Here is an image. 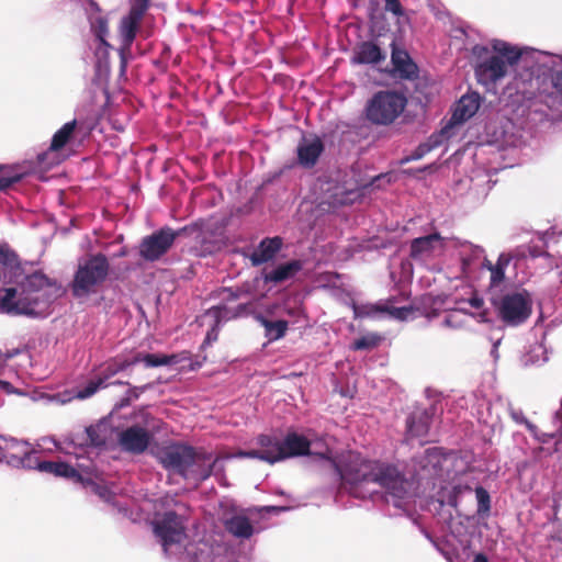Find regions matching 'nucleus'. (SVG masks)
<instances>
[{
	"label": "nucleus",
	"instance_id": "nucleus-29",
	"mask_svg": "<svg viewBox=\"0 0 562 562\" xmlns=\"http://www.w3.org/2000/svg\"><path fill=\"white\" fill-rule=\"evenodd\" d=\"M175 355L166 356L160 353H142L137 352L131 358L132 364L143 362L147 368L160 367L172 362Z\"/></svg>",
	"mask_w": 562,
	"mask_h": 562
},
{
	"label": "nucleus",
	"instance_id": "nucleus-38",
	"mask_svg": "<svg viewBox=\"0 0 562 562\" xmlns=\"http://www.w3.org/2000/svg\"><path fill=\"white\" fill-rule=\"evenodd\" d=\"M80 483L83 484L85 486H89L91 491L103 501L109 502L113 496L111 490L106 485L95 483L92 480L83 479L82 482Z\"/></svg>",
	"mask_w": 562,
	"mask_h": 562
},
{
	"label": "nucleus",
	"instance_id": "nucleus-42",
	"mask_svg": "<svg viewBox=\"0 0 562 562\" xmlns=\"http://www.w3.org/2000/svg\"><path fill=\"white\" fill-rule=\"evenodd\" d=\"M384 1V9L386 12L392 13L394 16H403L404 15V8L401 4L400 0H383Z\"/></svg>",
	"mask_w": 562,
	"mask_h": 562
},
{
	"label": "nucleus",
	"instance_id": "nucleus-56",
	"mask_svg": "<svg viewBox=\"0 0 562 562\" xmlns=\"http://www.w3.org/2000/svg\"><path fill=\"white\" fill-rule=\"evenodd\" d=\"M187 233H188V228L184 227V228L178 229L177 235H178V237H181L183 235H187Z\"/></svg>",
	"mask_w": 562,
	"mask_h": 562
},
{
	"label": "nucleus",
	"instance_id": "nucleus-32",
	"mask_svg": "<svg viewBox=\"0 0 562 562\" xmlns=\"http://www.w3.org/2000/svg\"><path fill=\"white\" fill-rule=\"evenodd\" d=\"M88 445L92 447H102L106 443L108 427L103 423L91 425L86 428Z\"/></svg>",
	"mask_w": 562,
	"mask_h": 562
},
{
	"label": "nucleus",
	"instance_id": "nucleus-5",
	"mask_svg": "<svg viewBox=\"0 0 562 562\" xmlns=\"http://www.w3.org/2000/svg\"><path fill=\"white\" fill-rule=\"evenodd\" d=\"M110 265L103 254L89 257L82 265H79L75 273L71 290L77 297L95 291L109 274Z\"/></svg>",
	"mask_w": 562,
	"mask_h": 562
},
{
	"label": "nucleus",
	"instance_id": "nucleus-16",
	"mask_svg": "<svg viewBox=\"0 0 562 562\" xmlns=\"http://www.w3.org/2000/svg\"><path fill=\"white\" fill-rule=\"evenodd\" d=\"M282 246L283 239L279 236L263 238L249 256L251 265L258 267L271 261L281 250Z\"/></svg>",
	"mask_w": 562,
	"mask_h": 562
},
{
	"label": "nucleus",
	"instance_id": "nucleus-28",
	"mask_svg": "<svg viewBox=\"0 0 562 562\" xmlns=\"http://www.w3.org/2000/svg\"><path fill=\"white\" fill-rule=\"evenodd\" d=\"M258 321L263 326L266 330V337L270 340H278L282 338L286 330H288V321L284 319H278V321H270L263 316H259Z\"/></svg>",
	"mask_w": 562,
	"mask_h": 562
},
{
	"label": "nucleus",
	"instance_id": "nucleus-10",
	"mask_svg": "<svg viewBox=\"0 0 562 562\" xmlns=\"http://www.w3.org/2000/svg\"><path fill=\"white\" fill-rule=\"evenodd\" d=\"M148 9V0H134L130 12L121 21L120 33L123 49H130L138 31L140 21Z\"/></svg>",
	"mask_w": 562,
	"mask_h": 562
},
{
	"label": "nucleus",
	"instance_id": "nucleus-23",
	"mask_svg": "<svg viewBox=\"0 0 562 562\" xmlns=\"http://www.w3.org/2000/svg\"><path fill=\"white\" fill-rule=\"evenodd\" d=\"M443 238L439 233H432L427 236L414 238L409 245V256L413 259H420L425 256H430L436 244L442 241Z\"/></svg>",
	"mask_w": 562,
	"mask_h": 562
},
{
	"label": "nucleus",
	"instance_id": "nucleus-21",
	"mask_svg": "<svg viewBox=\"0 0 562 562\" xmlns=\"http://www.w3.org/2000/svg\"><path fill=\"white\" fill-rule=\"evenodd\" d=\"M386 54L374 42L367 41L358 45L352 56L353 64L376 65L384 61Z\"/></svg>",
	"mask_w": 562,
	"mask_h": 562
},
{
	"label": "nucleus",
	"instance_id": "nucleus-44",
	"mask_svg": "<svg viewBox=\"0 0 562 562\" xmlns=\"http://www.w3.org/2000/svg\"><path fill=\"white\" fill-rule=\"evenodd\" d=\"M551 83L554 90L562 94V69L551 74Z\"/></svg>",
	"mask_w": 562,
	"mask_h": 562
},
{
	"label": "nucleus",
	"instance_id": "nucleus-35",
	"mask_svg": "<svg viewBox=\"0 0 562 562\" xmlns=\"http://www.w3.org/2000/svg\"><path fill=\"white\" fill-rule=\"evenodd\" d=\"M382 341V337L379 334L370 333L368 335H364L358 339H356L352 345V350H370L380 345Z\"/></svg>",
	"mask_w": 562,
	"mask_h": 562
},
{
	"label": "nucleus",
	"instance_id": "nucleus-57",
	"mask_svg": "<svg viewBox=\"0 0 562 562\" xmlns=\"http://www.w3.org/2000/svg\"><path fill=\"white\" fill-rule=\"evenodd\" d=\"M184 531V528L180 526V524L178 522V529H177V532H178V537L180 536V533H182Z\"/></svg>",
	"mask_w": 562,
	"mask_h": 562
},
{
	"label": "nucleus",
	"instance_id": "nucleus-30",
	"mask_svg": "<svg viewBox=\"0 0 562 562\" xmlns=\"http://www.w3.org/2000/svg\"><path fill=\"white\" fill-rule=\"evenodd\" d=\"M493 49L495 52L493 56H502L510 66H515L521 57L520 49L503 41H497L493 45Z\"/></svg>",
	"mask_w": 562,
	"mask_h": 562
},
{
	"label": "nucleus",
	"instance_id": "nucleus-17",
	"mask_svg": "<svg viewBox=\"0 0 562 562\" xmlns=\"http://www.w3.org/2000/svg\"><path fill=\"white\" fill-rule=\"evenodd\" d=\"M446 456L440 448H429L418 460L425 479H437L441 476L442 464Z\"/></svg>",
	"mask_w": 562,
	"mask_h": 562
},
{
	"label": "nucleus",
	"instance_id": "nucleus-60",
	"mask_svg": "<svg viewBox=\"0 0 562 562\" xmlns=\"http://www.w3.org/2000/svg\"><path fill=\"white\" fill-rule=\"evenodd\" d=\"M514 418H515L517 422H519V423H520V420H521V419H520V416H517V417H516V415H514Z\"/></svg>",
	"mask_w": 562,
	"mask_h": 562
},
{
	"label": "nucleus",
	"instance_id": "nucleus-51",
	"mask_svg": "<svg viewBox=\"0 0 562 562\" xmlns=\"http://www.w3.org/2000/svg\"><path fill=\"white\" fill-rule=\"evenodd\" d=\"M263 509L267 513H280V512L284 510V507L266 506V507H263Z\"/></svg>",
	"mask_w": 562,
	"mask_h": 562
},
{
	"label": "nucleus",
	"instance_id": "nucleus-59",
	"mask_svg": "<svg viewBox=\"0 0 562 562\" xmlns=\"http://www.w3.org/2000/svg\"><path fill=\"white\" fill-rule=\"evenodd\" d=\"M520 423H525L526 425H529L528 420L525 418H521Z\"/></svg>",
	"mask_w": 562,
	"mask_h": 562
},
{
	"label": "nucleus",
	"instance_id": "nucleus-43",
	"mask_svg": "<svg viewBox=\"0 0 562 562\" xmlns=\"http://www.w3.org/2000/svg\"><path fill=\"white\" fill-rule=\"evenodd\" d=\"M449 125L443 127L439 133L432 134L428 140L426 142L427 145H431V150L442 144L443 138L446 137V134L448 133Z\"/></svg>",
	"mask_w": 562,
	"mask_h": 562
},
{
	"label": "nucleus",
	"instance_id": "nucleus-40",
	"mask_svg": "<svg viewBox=\"0 0 562 562\" xmlns=\"http://www.w3.org/2000/svg\"><path fill=\"white\" fill-rule=\"evenodd\" d=\"M26 176V172H13V170L3 173L0 177V191L10 188L12 184L21 181Z\"/></svg>",
	"mask_w": 562,
	"mask_h": 562
},
{
	"label": "nucleus",
	"instance_id": "nucleus-45",
	"mask_svg": "<svg viewBox=\"0 0 562 562\" xmlns=\"http://www.w3.org/2000/svg\"><path fill=\"white\" fill-rule=\"evenodd\" d=\"M431 150V145H427V143L420 144L415 153L413 154V159H420L424 155L428 154Z\"/></svg>",
	"mask_w": 562,
	"mask_h": 562
},
{
	"label": "nucleus",
	"instance_id": "nucleus-47",
	"mask_svg": "<svg viewBox=\"0 0 562 562\" xmlns=\"http://www.w3.org/2000/svg\"><path fill=\"white\" fill-rule=\"evenodd\" d=\"M283 313L289 317L297 318L302 315L303 311L301 307H284Z\"/></svg>",
	"mask_w": 562,
	"mask_h": 562
},
{
	"label": "nucleus",
	"instance_id": "nucleus-3",
	"mask_svg": "<svg viewBox=\"0 0 562 562\" xmlns=\"http://www.w3.org/2000/svg\"><path fill=\"white\" fill-rule=\"evenodd\" d=\"M407 99L393 90L375 92L364 108L366 119L374 125H390L403 113Z\"/></svg>",
	"mask_w": 562,
	"mask_h": 562
},
{
	"label": "nucleus",
	"instance_id": "nucleus-54",
	"mask_svg": "<svg viewBox=\"0 0 562 562\" xmlns=\"http://www.w3.org/2000/svg\"><path fill=\"white\" fill-rule=\"evenodd\" d=\"M225 292L228 293V296H227L228 299H231V300L237 299V295L232 291V289H226Z\"/></svg>",
	"mask_w": 562,
	"mask_h": 562
},
{
	"label": "nucleus",
	"instance_id": "nucleus-31",
	"mask_svg": "<svg viewBox=\"0 0 562 562\" xmlns=\"http://www.w3.org/2000/svg\"><path fill=\"white\" fill-rule=\"evenodd\" d=\"M510 259L508 255L502 254L495 265L487 262L486 266L491 272V286H497L504 281L505 269L508 267Z\"/></svg>",
	"mask_w": 562,
	"mask_h": 562
},
{
	"label": "nucleus",
	"instance_id": "nucleus-39",
	"mask_svg": "<svg viewBox=\"0 0 562 562\" xmlns=\"http://www.w3.org/2000/svg\"><path fill=\"white\" fill-rule=\"evenodd\" d=\"M475 495L477 499V514H486L491 509V497L488 492L482 487L477 486L475 488Z\"/></svg>",
	"mask_w": 562,
	"mask_h": 562
},
{
	"label": "nucleus",
	"instance_id": "nucleus-48",
	"mask_svg": "<svg viewBox=\"0 0 562 562\" xmlns=\"http://www.w3.org/2000/svg\"><path fill=\"white\" fill-rule=\"evenodd\" d=\"M469 304L475 310H481L484 305V300L482 297H479L477 295H473L469 300Z\"/></svg>",
	"mask_w": 562,
	"mask_h": 562
},
{
	"label": "nucleus",
	"instance_id": "nucleus-13",
	"mask_svg": "<svg viewBox=\"0 0 562 562\" xmlns=\"http://www.w3.org/2000/svg\"><path fill=\"white\" fill-rule=\"evenodd\" d=\"M324 149V143L319 137H303L296 147L297 164L306 169L313 168Z\"/></svg>",
	"mask_w": 562,
	"mask_h": 562
},
{
	"label": "nucleus",
	"instance_id": "nucleus-36",
	"mask_svg": "<svg viewBox=\"0 0 562 562\" xmlns=\"http://www.w3.org/2000/svg\"><path fill=\"white\" fill-rule=\"evenodd\" d=\"M200 367L201 362L194 361L190 352H178V374L194 371Z\"/></svg>",
	"mask_w": 562,
	"mask_h": 562
},
{
	"label": "nucleus",
	"instance_id": "nucleus-8",
	"mask_svg": "<svg viewBox=\"0 0 562 562\" xmlns=\"http://www.w3.org/2000/svg\"><path fill=\"white\" fill-rule=\"evenodd\" d=\"M23 467L35 468L40 472L64 477L72 482H82V475L69 463L64 461H38L36 452H24L21 460Z\"/></svg>",
	"mask_w": 562,
	"mask_h": 562
},
{
	"label": "nucleus",
	"instance_id": "nucleus-25",
	"mask_svg": "<svg viewBox=\"0 0 562 562\" xmlns=\"http://www.w3.org/2000/svg\"><path fill=\"white\" fill-rule=\"evenodd\" d=\"M224 308L221 306H214L209 308L205 314L202 316V324L207 323L211 328L206 333V337L204 339L203 345H210L213 341L217 340L220 324L222 322Z\"/></svg>",
	"mask_w": 562,
	"mask_h": 562
},
{
	"label": "nucleus",
	"instance_id": "nucleus-18",
	"mask_svg": "<svg viewBox=\"0 0 562 562\" xmlns=\"http://www.w3.org/2000/svg\"><path fill=\"white\" fill-rule=\"evenodd\" d=\"M155 536L159 539L164 551L176 543V512L166 513L162 519L153 522Z\"/></svg>",
	"mask_w": 562,
	"mask_h": 562
},
{
	"label": "nucleus",
	"instance_id": "nucleus-52",
	"mask_svg": "<svg viewBox=\"0 0 562 562\" xmlns=\"http://www.w3.org/2000/svg\"><path fill=\"white\" fill-rule=\"evenodd\" d=\"M473 562H488V559L485 554L483 553H477L475 557H474V560Z\"/></svg>",
	"mask_w": 562,
	"mask_h": 562
},
{
	"label": "nucleus",
	"instance_id": "nucleus-2",
	"mask_svg": "<svg viewBox=\"0 0 562 562\" xmlns=\"http://www.w3.org/2000/svg\"><path fill=\"white\" fill-rule=\"evenodd\" d=\"M18 289L8 288L0 299V311L14 315H35L36 307L48 304L56 297V283L41 271L26 276Z\"/></svg>",
	"mask_w": 562,
	"mask_h": 562
},
{
	"label": "nucleus",
	"instance_id": "nucleus-37",
	"mask_svg": "<svg viewBox=\"0 0 562 562\" xmlns=\"http://www.w3.org/2000/svg\"><path fill=\"white\" fill-rule=\"evenodd\" d=\"M106 386L108 384H104L98 375L95 379L88 381L82 389L78 390L75 397L79 400H86L95 394L99 389Z\"/></svg>",
	"mask_w": 562,
	"mask_h": 562
},
{
	"label": "nucleus",
	"instance_id": "nucleus-1",
	"mask_svg": "<svg viewBox=\"0 0 562 562\" xmlns=\"http://www.w3.org/2000/svg\"><path fill=\"white\" fill-rule=\"evenodd\" d=\"M340 476L342 483L349 486L350 493L358 498H367L376 493V486L384 488L387 494L403 499L409 492L411 483L394 465L361 458L359 454L349 456L341 469L325 454Z\"/></svg>",
	"mask_w": 562,
	"mask_h": 562
},
{
	"label": "nucleus",
	"instance_id": "nucleus-22",
	"mask_svg": "<svg viewBox=\"0 0 562 562\" xmlns=\"http://www.w3.org/2000/svg\"><path fill=\"white\" fill-rule=\"evenodd\" d=\"M302 269L303 262L301 260L294 259L284 263H280L270 271H265L262 279L265 283L280 284L292 279Z\"/></svg>",
	"mask_w": 562,
	"mask_h": 562
},
{
	"label": "nucleus",
	"instance_id": "nucleus-26",
	"mask_svg": "<svg viewBox=\"0 0 562 562\" xmlns=\"http://www.w3.org/2000/svg\"><path fill=\"white\" fill-rule=\"evenodd\" d=\"M77 127V121L72 120L65 123L54 135L50 142L49 151L63 149L72 138Z\"/></svg>",
	"mask_w": 562,
	"mask_h": 562
},
{
	"label": "nucleus",
	"instance_id": "nucleus-41",
	"mask_svg": "<svg viewBox=\"0 0 562 562\" xmlns=\"http://www.w3.org/2000/svg\"><path fill=\"white\" fill-rule=\"evenodd\" d=\"M471 491H472V488L469 485H461V484L454 485L449 493L448 504L451 507H457L459 496L464 492H471Z\"/></svg>",
	"mask_w": 562,
	"mask_h": 562
},
{
	"label": "nucleus",
	"instance_id": "nucleus-11",
	"mask_svg": "<svg viewBox=\"0 0 562 562\" xmlns=\"http://www.w3.org/2000/svg\"><path fill=\"white\" fill-rule=\"evenodd\" d=\"M509 67L502 56H490L476 65L475 76L484 86L495 85L507 75Z\"/></svg>",
	"mask_w": 562,
	"mask_h": 562
},
{
	"label": "nucleus",
	"instance_id": "nucleus-12",
	"mask_svg": "<svg viewBox=\"0 0 562 562\" xmlns=\"http://www.w3.org/2000/svg\"><path fill=\"white\" fill-rule=\"evenodd\" d=\"M150 440V432L138 425L127 427L119 436L122 450L133 454L143 453L148 448Z\"/></svg>",
	"mask_w": 562,
	"mask_h": 562
},
{
	"label": "nucleus",
	"instance_id": "nucleus-53",
	"mask_svg": "<svg viewBox=\"0 0 562 562\" xmlns=\"http://www.w3.org/2000/svg\"><path fill=\"white\" fill-rule=\"evenodd\" d=\"M11 170H14V167L0 165V173L1 172L5 173V172H9Z\"/></svg>",
	"mask_w": 562,
	"mask_h": 562
},
{
	"label": "nucleus",
	"instance_id": "nucleus-9",
	"mask_svg": "<svg viewBox=\"0 0 562 562\" xmlns=\"http://www.w3.org/2000/svg\"><path fill=\"white\" fill-rule=\"evenodd\" d=\"M250 512V508L244 509L235 506L225 509L222 516V524L225 530L238 539L251 538L255 528L248 517Z\"/></svg>",
	"mask_w": 562,
	"mask_h": 562
},
{
	"label": "nucleus",
	"instance_id": "nucleus-14",
	"mask_svg": "<svg viewBox=\"0 0 562 562\" xmlns=\"http://www.w3.org/2000/svg\"><path fill=\"white\" fill-rule=\"evenodd\" d=\"M392 54L391 60L394 68V72L401 79H415L418 76V67L413 61L411 56L405 49L397 47L395 41L391 43Z\"/></svg>",
	"mask_w": 562,
	"mask_h": 562
},
{
	"label": "nucleus",
	"instance_id": "nucleus-58",
	"mask_svg": "<svg viewBox=\"0 0 562 562\" xmlns=\"http://www.w3.org/2000/svg\"><path fill=\"white\" fill-rule=\"evenodd\" d=\"M445 324L450 326L451 325V318L450 317H446L445 318Z\"/></svg>",
	"mask_w": 562,
	"mask_h": 562
},
{
	"label": "nucleus",
	"instance_id": "nucleus-55",
	"mask_svg": "<svg viewBox=\"0 0 562 562\" xmlns=\"http://www.w3.org/2000/svg\"><path fill=\"white\" fill-rule=\"evenodd\" d=\"M47 155H48V153H44V154L38 155V156H37V160H38V162H40V164H44L45 158H46V156H47Z\"/></svg>",
	"mask_w": 562,
	"mask_h": 562
},
{
	"label": "nucleus",
	"instance_id": "nucleus-4",
	"mask_svg": "<svg viewBox=\"0 0 562 562\" xmlns=\"http://www.w3.org/2000/svg\"><path fill=\"white\" fill-rule=\"evenodd\" d=\"M491 304L498 319L510 327L526 323L532 313V299L526 290L493 296Z\"/></svg>",
	"mask_w": 562,
	"mask_h": 562
},
{
	"label": "nucleus",
	"instance_id": "nucleus-46",
	"mask_svg": "<svg viewBox=\"0 0 562 562\" xmlns=\"http://www.w3.org/2000/svg\"><path fill=\"white\" fill-rule=\"evenodd\" d=\"M240 458H250V459H258L260 460L261 452L258 449H252L248 451H239L237 453Z\"/></svg>",
	"mask_w": 562,
	"mask_h": 562
},
{
	"label": "nucleus",
	"instance_id": "nucleus-49",
	"mask_svg": "<svg viewBox=\"0 0 562 562\" xmlns=\"http://www.w3.org/2000/svg\"><path fill=\"white\" fill-rule=\"evenodd\" d=\"M166 468H175L176 467V453L168 452L167 459L164 461Z\"/></svg>",
	"mask_w": 562,
	"mask_h": 562
},
{
	"label": "nucleus",
	"instance_id": "nucleus-20",
	"mask_svg": "<svg viewBox=\"0 0 562 562\" xmlns=\"http://www.w3.org/2000/svg\"><path fill=\"white\" fill-rule=\"evenodd\" d=\"M431 414L427 411H415L406 419V440L425 438L430 428Z\"/></svg>",
	"mask_w": 562,
	"mask_h": 562
},
{
	"label": "nucleus",
	"instance_id": "nucleus-33",
	"mask_svg": "<svg viewBox=\"0 0 562 562\" xmlns=\"http://www.w3.org/2000/svg\"><path fill=\"white\" fill-rule=\"evenodd\" d=\"M382 302L366 304H357L353 302L351 305L355 318H369L374 317L376 314H382V311L386 310L382 308Z\"/></svg>",
	"mask_w": 562,
	"mask_h": 562
},
{
	"label": "nucleus",
	"instance_id": "nucleus-15",
	"mask_svg": "<svg viewBox=\"0 0 562 562\" xmlns=\"http://www.w3.org/2000/svg\"><path fill=\"white\" fill-rule=\"evenodd\" d=\"M311 442L303 436L294 431L288 432L283 440H281V451L278 454L280 461L285 459L307 456L310 454Z\"/></svg>",
	"mask_w": 562,
	"mask_h": 562
},
{
	"label": "nucleus",
	"instance_id": "nucleus-50",
	"mask_svg": "<svg viewBox=\"0 0 562 562\" xmlns=\"http://www.w3.org/2000/svg\"><path fill=\"white\" fill-rule=\"evenodd\" d=\"M480 322H488V312L483 310L476 314Z\"/></svg>",
	"mask_w": 562,
	"mask_h": 562
},
{
	"label": "nucleus",
	"instance_id": "nucleus-34",
	"mask_svg": "<svg viewBox=\"0 0 562 562\" xmlns=\"http://www.w3.org/2000/svg\"><path fill=\"white\" fill-rule=\"evenodd\" d=\"M394 302V299H389L385 303H383L382 308H386L385 311H382V314H387L391 318L397 319V321H406L408 316L414 312V308L412 306H402V307H394L391 305V303Z\"/></svg>",
	"mask_w": 562,
	"mask_h": 562
},
{
	"label": "nucleus",
	"instance_id": "nucleus-6",
	"mask_svg": "<svg viewBox=\"0 0 562 562\" xmlns=\"http://www.w3.org/2000/svg\"><path fill=\"white\" fill-rule=\"evenodd\" d=\"M212 472L213 463L210 458L178 442V474L187 481V490L196 488L201 482L211 476Z\"/></svg>",
	"mask_w": 562,
	"mask_h": 562
},
{
	"label": "nucleus",
	"instance_id": "nucleus-19",
	"mask_svg": "<svg viewBox=\"0 0 562 562\" xmlns=\"http://www.w3.org/2000/svg\"><path fill=\"white\" fill-rule=\"evenodd\" d=\"M480 108V94L469 93L458 101L451 115L450 125L461 124L471 119Z\"/></svg>",
	"mask_w": 562,
	"mask_h": 562
},
{
	"label": "nucleus",
	"instance_id": "nucleus-24",
	"mask_svg": "<svg viewBox=\"0 0 562 562\" xmlns=\"http://www.w3.org/2000/svg\"><path fill=\"white\" fill-rule=\"evenodd\" d=\"M258 450L261 452L260 460L269 464L280 462L278 454L281 451V440L271 435L261 434L257 437Z\"/></svg>",
	"mask_w": 562,
	"mask_h": 562
},
{
	"label": "nucleus",
	"instance_id": "nucleus-7",
	"mask_svg": "<svg viewBox=\"0 0 562 562\" xmlns=\"http://www.w3.org/2000/svg\"><path fill=\"white\" fill-rule=\"evenodd\" d=\"M176 232L172 228H161L145 236L138 247L139 256L145 261L154 262L160 259L173 245Z\"/></svg>",
	"mask_w": 562,
	"mask_h": 562
},
{
	"label": "nucleus",
	"instance_id": "nucleus-61",
	"mask_svg": "<svg viewBox=\"0 0 562 562\" xmlns=\"http://www.w3.org/2000/svg\"><path fill=\"white\" fill-rule=\"evenodd\" d=\"M113 384H123V382H121V381H115V382H113Z\"/></svg>",
	"mask_w": 562,
	"mask_h": 562
},
{
	"label": "nucleus",
	"instance_id": "nucleus-27",
	"mask_svg": "<svg viewBox=\"0 0 562 562\" xmlns=\"http://www.w3.org/2000/svg\"><path fill=\"white\" fill-rule=\"evenodd\" d=\"M131 366H133L131 358L122 359L116 357L105 362L98 375L103 381V383L106 384L108 380Z\"/></svg>",
	"mask_w": 562,
	"mask_h": 562
}]
</instances>
